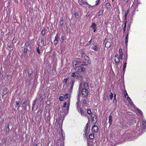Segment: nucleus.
Returning a JSON list of instances; mask_svg holds the SVG:
<instances>
[{
    "label": "nucleus",
    "instance_id": "1",
    "mask_svg": "<svg viewBox=\"0 0 146 146\" xmlns=\"http://www.w3.org/2000/svg\"><path fill=\"white\" fill-rule=\"evenodd\" d=\"M88 64H85L84 62H81L80 59H77L73 63V66L74 68L77 66H87Z\"/></svg>",
    "mask_w": 146,
    "mask_h": 146
},
{
    "label": "nucleus",
    "instance_id": "2",
    "mask_svg": "<svg viewBox=\"0 0 146 146\" xmlns=\"http://www.w3.org/2000/svg\"><path fill=\"white\" fill-rule=\"evenodd\" d=\"M75 70L78 72H84L85 70V69L82 67L81 66H77L74 68Z\"/></svg>",
    "mask_w": 146,
    "mask_h": 146
},
{
    "label": "nucleus",
    "instance_id": "3",
    "mask_svg": "<svg viewBox=\"0 0 146 146\" xmlns=\"http://www.w3.org/2000/svg\"><path fill=\"white\" fill-rule=\"evenodd\" d=\"M77 109L78 112L80 113L81 115L83 116H86L87 115L86 113H84V110L81 109V108H78Z\"/></svg>",
    "mask_w": 146,
    "mask_h": 146
},
{
    "label": "nucleus",
    "instance_id": "4",
    "mask_svg": "<svg viewBox=\"0 0 146 146\" xmlns=\"http://www.w3.org/2000/svg\"><path fill=\"white\" fill-rule=\"evenodd\" d=\"M82 96L84 97H86L88 96V91L86 89L83 88L82 90Z\"/></svg>",
    "mask_w": 146,
    "mask_h": 146
},
{
    "label": "nucleus",
    "instance_id": "5",
    "mask_svg": "<svg viewBox=\"0 0 146 146\" xmlns=\"http://www.w3.org/2000/svg\"><path fill=\"white\" fill-rule=\"evenodd\" d=\"M90 122L89 121V120L88 122V123L86 124L85 127H84V134L85 135V136H86V133L87 131L88 128H89V129H90V127H89V126L90 124Z\"/></svg>",
    "mask_w": 146,
    "mask_h": 146
},
{
    "label": "nucleus",
    "instance_id": "6",
    "mask_svg": "<svg viewBox=\"0 0 146 146\" xmlns=\"http://www.w3.org/2000/svg\"><path fill=\"white\" fill-rule=\"evenodd\" d=\"M137 131L136 134L137 135L141 134L142 133V129L139 127H138L137 128Z\"/></svg>",
    "mask_w": 146,
    "mask_h": 146
},
{
    "label": "nucleus",
    "instance_id": "7",
    "mask_svg": "<svg viewBox=\"0 0 146 146\" xmlns=\"http://www.w3.org/2000/svg\"><path fill=\"white\" fill-rule=\"evenodd\" d=\"M98 131V128L96 125H94L92 128V132H97Z\"/></svg>",
    "mask_w": 146,
    "mask_h": 146
},
{
    "label": "nucleus",
    "instance_id": "8",
    "mask_svg": "<svg viewBox=\"0 0 146 146\" xmlns=\"http://www.w3.org/2000/svg\"><path fill=\"white\" fill-rule=\"evenodd\" d=\"M119 58H121V60H123V53L122 52V50L121 48H120L119 51Z\"/></svg>",
    "mask_w": 146,
    "mask_h": 146
},
{
    "label": "nucleus",
    "instance_id": "9",
    "mask_svg": "<svg viewBox=\"0 0 146 146\" xmlns=\"http://www.w3.org/2000/svg\"><path fill=\"white\" fill-rule=\"evenodd\" d=\"M121 58H119V56L117 57V58H114V60L115 63L117 64H119L120 62Z\"/></svg>",
    "mask_w": 146,
    "mask_h": 146
},
{
    "label": "nucleus",
    "instance_id": "10",
    "mask_svg": "<svg viewBox=\"0 0 146 146\" xmlns=\"http://www.w3.org/2000/svg\"><path fill=\"white\" fill-rule=\"evenodd\" d=\"M98 48H99L98 45H97L96 44L92 46V47L91 48L92 49L95 50V51H97V50H98Z\"/></svg>",
    "mask_w": 146,
    "mask_h": 146
},
{
    "label": "nucleus",
    "instance_id": "11",
    "mask_svg": "<svg viewBox=\"0 0 146 146\" xmlns=\"http://www.w3.org/2000/svg\"><path fill=\"white\" fill-rule=\"evenodd\" d=\"M111 43L108 40L106 42L105 47L107 48H109L111 46Z\"/></svg>",
    "mask_w": 146,
    "mask_h": 146
},
{
    "label": "nucleus",
    "instance_id": "12",
    "mask_svg": "<svg viewBox=\"0 0 146 146\" xmlns=\"http://www.w3.org/2000/svg\"><path fill=\"white\" fill-rule=\"evenodd\" d=\"M113 118L112 116L110 115L109 117V122L110 124V126L112 124Z\"/></svg>",
    "mask_w": 146,
    "mask_h": 146
},
{
    "label": "nucleus",
    "instance_id": "13",
    "mask_svg": "<svg viewBox=\"0 0 146 146\" xmlns=\"http://www.w3.org/2000/svg\"><path fill=\"white\" fill-rule=\"evenodd\" d=\"M71 76L72 77H76L77 76V77L79 76V74L77 73V72H74L72 73L71 75Z\"/></svg>",
    "mask_w": 146,
    "mask_h": 146
},
{
    "label": "nucleus",
    "instance_id": "14",
    "mask_svg": "<svg viewBox=\"0 0 146 146\" xmlns=\"http://www.w3.org/2000/svg\"><path fill=\"white\" fill-rule=\"evenodd\" d=\"M142 127L143 129L146 128V121L143 120L142 122Z\"/></svg>",
    "mask_w": 146,
    "mask_h": 146
},
{
    "label": "nucleus",
    "instance_id": "15",
    "mask_svg": "<svg viewBox=\"0 0 146 146\" xmlns=\"http://www.w3.org/2000/svg\"><path fill=\"white\" fill-rule=\"evenodd\" d=\"M129 35V32L127 33V35L125 37V43L126 44V45L127 46V44L128 42V35Z\"/></svg>",
    "mask_w": 146,
    "mask_h": 146
},
{
    "label": "nucleus",
    "instance_id": "16",
    "mask_svg": "<svg viewBox=\"0 0 146 146\" xmlns=\"http://www.w3.org/2000/svg\"><path fill=\"white\" fill-rule=\"evenodd\" d=\"M9 92V90L7 88H5L3 90V94L5 95L7 94Z\"/></svg>",
    "mask_w": 146,
    "mask_h": 146
},
{
    "label": "nucleus",
    "instance_id": "17",
    "mask_svg": "<svg viewBox=\"0 0 146 146\" xmlns=\"http://www.w3.org/2000/svg\"><path fill=\"white\" fill-rule=\"evenodd\" d=\"M105 5L107 9H109L110 8V7H111L110 4L108 2Z\"/></svg>",
    "mask_w": 146,
    "mask_h": 146
},
{
    "label": "nucleus",
    "instance_id": "18",
    "mask_svg": "<svg viewBox=\"0 0 146 146\" xmlns=\"http://www.w3.org/2000/svg\"><path fill=\"white\" fill-rule=\"evenodd\" d=\"M91 27L93 29H96V25L95 23H92Z\"/></svg>",
    "mask_w": 146,
    "mask_h": 146
},
{
    "label": "nucleus",
    "instance_id": "19",
    "mask_svg": "<svg viewBox=\"0 0 146 146\" xmlns=\"http://www.w3.org/2000/svg\"><path fill=\"white\" fill-rule=\"evenodd\" d=\"M129 10H128L127 11L125 12L124 15V20H127V17L128 14L129 13Z\"/></svg>",
    "mask_w": 146,
    "mask_h": 146
},
{
    "label": "nucleus",
    "instance_id": "20",
    "mask_svg": "<svg viewBox=\"0 0 146 146\" xmlns=\"http://www.w3.org/2000/svg\"><path fill=\"white\" fill-rule=\"evenodd\" d=\"M127 100L129 102L130 104H132L133 102L131 101V99L129 98L128 96L127 97Z\"/></svg>",
    "mask_w": 146,
    "mask_h": 146
},
{
    "label": "nucleus",
    "instance_id": "21",
    "mask_svg": "<svg viewBox=\"0 0 146 146\" xmlns=\"http://www.w3.org/2000/svg\"><path fill=\"white\" fill-rule=\"evenodd\" d=\"M36 100H37V99H35V100H34L33 101V102L32 104V109H33V108L35 106V105L36 104Z\"/></svg>",
    "mask_w": 146,
    "mask_h": 146
},
{
    "label": "nucleus",
    "instance_id": "22",
    "mask_svg": "<svg viewBox=\"0 0 146 146\" xmlns=\"http://www.w3.org/2000/svg\"><path fill=\"white\" fill-rule=\"evenodd\" d=\"M74 82V81L73 80H71V86L70 88L71 90H72L73 89Z\"/></svg>",
    "mask_w": 146,
    "mask_h": 146
},
{
    "label": "nucleus",
    "instance_id": "23",
    "mask_svg": "<svg viewBox=\"0 0 146 146\" xmlns=\"http://www.w3.org/2000/svg\"><path fill=\"white\" fill-rule=\"evenodd\" d=\"M16 106H15V107L16 108L18 107V109L19 107L20 106L19 105V101H17L16 102Z\"/></svg>",
    "mask_w": 146,
    "mask_h": 146
},
{
    "label": "nucleus",
    "instance_id": "24",
    "mask_svg": "<svg viewBox=\"0 0 146 146\" xmlns=\"http://www.w3.org/2000/svg\"><path fill=\"white\" fill-rule=\"evenodd\" d=\"M45 28H44L42 29L41 32V35L42 36H44L45 34Z\"/></svg>",
    "mask_w": 146,
    "mask_h": 146
},
{
    "label": "nucleus",
    "instance_id": "25",
    "mask_svg": "<svg viewBox=\"0 0 146 146\" xmlns=\"http://www.w3.org/2000/svg\"><path fill=\"white\" fill-rule=\"evenodd\" d=\"M104 10H101L99 12L98 16H100L102 15L104 12Z\"/></svg>",
    "mask_w": 146,
    "mask_h": 146
},
{
    "label": "nucleus",
    "instance_id": "26",
    "mask_svg": "<svg viewBox=\"0 0 146 146\" xmlns=\"http://www.w3.org/2000/svg\"><path fill=\"white\" fill-rule=\"evenodd\" d=\"M83 58H84L86 61H88V64L90 63L89 62V58L88 56L86 55Z\"/></svg>",
    "mask_w": 146,
    "mask_h": 146
},
{
    "label": "nucleus",
    "instance_id": "27",
    "mask_svg": "<svg viewBox=\"0 0 146 146\" xmlns=\"http://www.w3.org/2000/svg\"><path fill=\"white\" fill-rule=\"evenodd\" d=\"M94 137V134H90L89 135V137L91 139H93Z\"/></svg>",
    "mask_w": 146,
    "mask_h": 146
},
{
    "label": "nucleus",
    "instance_id": "28",
    "mask_svg": "<svg viewBox=\"0 0 146 146\" xmlns=\"http://www.w3.org/2000/svg\"><path fill=\"white\" fill-rule=\"evenodd\" d=\"M84 86L86 88H87L88 87V84L86 82L84 83Z\"/></svg>",
    "mask_w": 146,
    "mask_h": 146
},
{
    "label": "nucleus",
    "instance_id": "29",
    "mask_svg": "<svg viewBox=\"0 0 146 146\" xmlns=\"http://www.w3.org/2000/svg\"><path fill=\"white\" fill-rule=\"evenodd\" d=\"M127 62H125L124 63V64L123 66V73H124L125 72V68L126 67V65H127Z\"/></svg>",
    "mask_w": 146,
    "mask_h": 146
},
{
    "label": "nucleus",
    "instance_id": "30",
    "mask_svg": "<svg viewBox=\"0 0 146 146\" xmlns=\"http://www.w3.org/2000/svg\"><path fill=\"white\" fill-rule=\"evenodd\" d=\"M87 113L89 115L91 114L92 113L90 109H88L87 110Z\"/></svg>",
    "mask_w": 146,
    "mask_h": 146
},
{
    "label": "nucleus",
    "instance_id": "31",
    "mask_svg": "<svg viewBox=\"0 0 146 146\" xmlns=\"http://www.w3.org/2000/svg\"><path fill=\"white\" fill-rule=\"evenodd\" d=\"M30 45V44L29 41H27L25 43V45L26 46H29Z\"/></svg>",
    "mask_w": 146,
    "mask_h": 146
},
{
    "label": "nucleus",
    "instance_id": "32",
    "mask_svg": "<svg viewBox=\"0 0 146 146\" xmlns=\"http://www.w3.org/2000/svg\"><path fill=\"white\" fill-rule=\"evenodd\" d=\"M29 48L30 49V51L33 50L34 49V46L33 45L30 46H29Z\"/></svg>",
    "mask_w": 146,
    "mask_h": 146
},
{
    "label": "nucleus",
    "instance_id": "33",
    "mask_svg": "<svg viewBox=\"0 0 146 146\" xmlns=\"http://www.w3.org/2000/svg\"><path fill=\"white\" fill-rule=\"evenodd\" d=\"M60 25H62L63 24L64 22H63V19H60Z\"/></svg>",
    "mask_w": 146,
    "mask_h": 146
},
{
    "label": "nucleus",
    "instance_id": "34",
    "mask_svg": "<svg viewBox=\"0 0 146 146\" xmlns=\"http://www.w3.org/2000/svg\"><path fill=\"white\" fill-rule=\"evenodd\" d=\"M79 102L78 101L76 103V105H77V109H78V108H81L80 106L79 105Z\"/></svg>",
    "mask_w": 146,
    "mask_h": 146
},
{
    "label": "nucleus",
    "instance_id": "35",
    "mask_svg": "<svg viewBox=\"0 0 146 146\" xmlns=\"http://www.w3.org/2000/svg\"><path fill=\"white\" fill-rule=\"evenodd\" d=\"M124 94L125 97L126 98H127V97L128 96V94L127 93V92L125 90L124 91Z\"/></svg>",
    "mask_w": 146,
    "mask_h": 146
},
{
    "label": "nucleus",
    "instance_id": "36",
    "mask_svg": "<svg viewBox=\"0 0 146 146\" xmlns=\"http://www.w3.org/2000/svg\"><path fill=\"white\" fill-rule=\"evenodd\" d=\"M113 97V94L111 92L110 93V96L109 98L110 99H112Z\"/></svg>",
    "mask_w": 146,
    "mask_h": 146
},
{
    "label": "nucleus",
    "instance_id": "37",
    "mask_svg": "<svg viewBox=\"0 0 146 146\" xmlns=\"http://www.w3.org/2000/svg\"><path fill=\"white\" fill-rule=\"evenodd\" d=\"M28 49L26 47H25L24 48V50H23V51L25 53H26L27 52V51H28Z\"/></svg>",
    "mask_w": 146,
    "mask_h": 146
},
{
    "label": "nucleus",
    "instance_id": "38",
    "mask_svg": "<svg viewBox=\"0 0 146 146\" xmlns=\"http://www.w3.org/2000/svg\"><path fill=\"white\" fill-rule=\"evenodd\" d=\"M87 102V100L86 99H84L83 100V103L84 104H86Z\"/></svg>",
    "mask_w": 146,
    "mask_h": 146
},
{
    "label": "nucleus",
    "instance_id": "39",
    "mask_svg": "<svg viewBox=\"0 0 146 146\" xmlns=\"http://www.w3.org/2000/svg\"><path fill=\"white\" fill-rule=\"evenodd\" d=\"M36 51L38 54H40V53L38 46L37 48Z\"/></svg>",
    "mask_w": 146,
    "mask_h": 146
},
{
    "label": "nucleus",
    "instance_id": "40",
    "mask_svg": "<svg viewBox=\"0 0 146 146\" xmlns=\"http://www.w3.org/2000/svg\"><path fill=\"white\" fill-rule=\"evenodd\" d=\"M127 23V20H124V26L123 27H124V28H126V27Z\"/></svg>",
    "mask_w": 146,
    "mask_h": 146
},
{
    "label": "nucleus",
    "instance_id": "41",
    "mask_svg": "<svg viewBox=\"0 0 146 146\" xmlns=\"http://www.w3.org/2000/svg\"><path fill=\"white\" fill-rule=\"evenodd\" d=\"M100 1V0H96V1L95 5H98Z\"/></svg>",
    "mask_w": 146,
    "mask_h": 146
},
{
    "label": "nucleus",
    "instance_id": "42",
    "mask_svg": "<svg viewBox=\"0 0 146 146\" xmlns=\"http://www.w3.org/2000/svg\"><path fill=\"white\" fill-rule=\"evenodd\" d=\"M137 111L138 112V113H139L141 115H142V112L141 110L139 109H137Z\"/></svg>",
    "mask_w": 146,
    "mask_h": 146
},
{
    "label": "nucleus",
    "instance_id": "43",
    "mask_svg": "<svg viewBox=\"0 0 146 146\" xmlns=\"http://www.w3.org/2000/svg\"><path fill=\"white\" fill-rule=\"evenodd\" d=\"M55 40H57V41H58V33H57L56 36H55Z\"/></svg>",
    "mask_w": 146,
    "mask_h": 146
},
{
    "label": "nucleus",
    "instance_id": "44",
    "mask_svg": "<svg viewBox=\"0 0 146 146\" xmlns=\"http://www.w3.org/2000/svg\"><path fill=\"white\" fill-rule=\"evenodd\" d=\"M86 54L85 53H82L81 54V56L83 58H84L85 56H86Z\"/></svg>",
    "mask_w": 146,
    "mask_h": 146
},
{
    "label": "nucleus",
    "instance_id": "45",
    "mask_svg": "<svg viewBox=\"0 0 146 146\" xmlns=\"http://www.w3.org/2000/svg\"><path fill=\"white\" fill-rule=\"evenodd\" d=\"M44 40L43 38H41V41L40 43L42 44L43 45L44 44Z\"/></svg>",
    "mask_w": 146,
    "mask_h": 146
},
{
    "label": "nucleus",
    "instance_id": "46",
    "mask_svg": "<svg viewBox=\"0 0 146 146\" xmlns=\"http://www.w3.org/2000/svg\"><path fill=\"white\" fill-rule=\"evenodd\" d=\"M59 100L61 101H63L64 99L63 97L62 96H60L59 97Z\"/></svg>",
    "mask_w": 146,
    "mask_h": 146
},
{
    "label": "nucleus",
    "instance_id": "47",
    "mask_svg": "<svg viewBox=\"0 0 146 146\" xmlns=\"http://www.w3.org/2000/svg\"><path fill=\"white\" fill-rule=\"evenodd\" d=\"M82 2L84 3H85L86 4H87L88 5V3L87 2V1L86 0H82Z\"/></svg>",
    "mask_w": 146,
    "mask_h": 146
},
{
    "label": "nucleus",
    "instance_id": "48",
    "mask_svg": "<svg viewBox=\"0 0 146 146\" xmlns=\"http://www.w3.org/2000/svg\"><path fill=\"white\" fill-rule=\"evenodd\" d=\"M127 56H128V55H127V53H126V57L124 59V60H125V62H126L127 61Z\"/></svg>",
    "mask_w": 146,
    "mask_h": 146
},
{
    "label": "nucleus",
    "instance_id": "49",
    "mask_svg": "<svg viewBox=\"0 0 146 146\" xmlns=\"http://www.w3.org/2000/svg\"><path fill=\"white\" fill-rule=\"evenodd\" d=\"M67 102L68 103V106L67 107H68V108H69V105L70 103V101L69 99H68Z\"/></svg>",
    "mask_w": 146,
    "mask_h": 146
},
{
    "label": "nucleus",
    "instance_id": "50",
    "mask_svg": "<svg viewBox=\"0 0 146 146\" xmlns=\"http://www.w3.org/2000/svg\"><path fill=\"white\" fill-rule=\"evenodd\" d=\"M67 105V103L66 102H65L64 103L63 106V107L64 108H65L66 107Z\"/></svg>",
    "mask_w": 146,
    "mask_h": 146
},
{
    "label": "nucleus",
    "instance_id": "51",
    "mask_svg": "<svg viewBox=\"0 0 146 146\" xmlns=\"http://www.w3.org/2000/svg\"><path fill=\"white\" fill-rule=\"evenodd\" d=\"M58 41H57V40H54L53 42L54 43V44H55L56 45L57 44V43H58Z\"/></svg>",
    "mask_w": 146,
    "mask_h": 146
},
{
    "label": "nucleus",
    "instance_id": "52",
    "mask_svg": "<svg viewBox=\"0 0 146 146\" xmlns=\"http://www.w3.org/2000/svg\"><path fill=\"white\" fill-rule=\"evenodd\" d=\"M89 15H90L89 12H88L87 13L86 15L85 16V17H88L89 16Z\"/></svg>",
    "mask_w": 146,
    "mask_h": 146
},
{
    "label": "nucleus",
    "instance_id": "53",
    "mask_svg": "<svg viewBox=\"0 0 146 146\" xmlns=\"http://www.w3.org/2000/svg\"><path fill=\"white\" fill-rule=\"evenodd\" d=\"M68 94H66L64 96V98L65 99H67L68 98Z\"/></svg>",
    "mask_w": 146,
    "mask_h": 146
},
{
    "label": "nucleus",
    "instance_id": "54",
    "mask_svg": "<svg viewBox=\"0 0 146 146\" xmlns=\"http://www.w3.org/2000/svg\"><path fill=\"white\" fill-rule=\"evenodd\" d=\"M74 15L75 17L76 18H77V17H78V14L77 13H75L74 14Z\"/></svg>",
    "mask_w": 146,
    "mask_h": 146
},
{
    "label": "nucleus",
    "instance_id": "55",
    "mask_svg": "<svg viewBox=\"0 0 146 146\" xmlns=\"http://www.w3.org/2000/svg\"><path fill=\"white\" fill-rule=\"evenodd\" d=\"M92 42V39H91L88 42V44H90Z\"/></svg>",
    "mask_w": 146,
    "mask_h": 146
},
{
    "label": "nucleus",
    "instance_id": "56",
    "mask_svg": "<svg viewBox=\"0 0 146 146\" xmlns=\"http://www.w3.org/2000/svg\"><path fill=\"white\" fill-rule=\"evenodd\" d=\"M9 126L8 125L7 127L6 128V131H9Z\"/></svg>",
    "mask_w": 146,
    "mask_h": 146
},
{
    "label": "nucleus",
    "instance_id": "57",
    "mask_svg": "<svg viewBox=\"0 0 146 146\" xmlns=\"http://www.w3.org/2000/svg\"><path fill=\"white\" fill-rule=\"evenodd\" d=\"M94 116H95L94 115H92L91 116V117H92V119L93 120H94Z\"/></svg>",
    "mask_w": 146,
    "mask_h": 146
},
{
    "label": "nucleus",
    "instance_id": "58",
    "mask_svg": "<svg viewBox=\"0 0 146 146\" xmlns=\"http://www.w3.org/2000/svg\"><path fill=\"white\" fill-rule=\"evenodd\" d=\"M67 78H65L64 80V82L65 83H66L67 82Z\"/></svg>",
    "mask_w": 146,
    "mask_h": 146
},
{
    "label": "nucleus",
    "instance_id": "59",
    "mask_svg": "<svg viewBox=\"0 0 146 146\" xmlns=\"http://www.w3.org/2000/svg\"><path fill=\"white\" fill-rule=\"evenodd\" d=\"M125 30H126V28H124V27H123V33H124L125 32Z\"/></svg>",
    "mask_w": 146,
    "mask_h": 146
},
{
    "label": "nucleus",
    "instance_id": "60",
    "mask_svg": "<svg viewBox=\"0 0 146 146\" xmlns=\"http://www.w3.org/2000/svg\"><path fill=\"white\" fill-rule=\"evenodd\" d=\"M78 3L80 5H82V2L80 1H78Z\"/></svg>",
    "mask_w": 146,
    "mask_h": 146
},
{
    "label": "nucleus",
    "instance_id": "61",
    "mask_svg": "<svg viewBox=\"0 0 146 146\" xmlns=\"http://www.w3.org/2000/svg\"><path fill=\"white\" fill-rule=\"evenodd\" d=\"M117 102L116 100V99H113V103H116Z\"/></svg>",
    "mask_w": 146,
    "mask_h": 146
},
{
    "label": "nucleus",
    "instance_id": "62",
    "mask_svg": "<svg viewBox=\"0 0 146 146\" xmlns=\"http://www.w3.org/2000/svg\"><path fill=\"white\" fill-rule=\"evenodd\" d=\"M118 56V54H117L116 55L114 56V58H115Z\"/></svg>",
    "mask_w": 146,
    "mask_h": 146
},
{
    "label": "nucleus",
    "instance_id": "63",
    "mask_svg": "<svg viewBox=\"0 0 146 146\" xmlns=\"http://www.w3.org/2000/svg\"><path fill=\"white\" fill-rule=\"evenodd\" d=\"M116 95L115 94H114L113 99H116Z\"/></svg>",
    "mask_w": 146,
    "mask_h": 146
},
{
    "label": "nucleus",
    "instance_id": "64",
    "mask_svg": "<svg viewBox=\"0 0 146 146\" xmlns=\"http://www.w3.org/2000/svg\"><path fill=\"white\" fill-rule=\"evenodd\" d=\"M42 96H41L40 97L39 99H40V100H42Z\"/></svg>",
    "mask_w": 146,
    "mask_h": 146
}]
</instances>
